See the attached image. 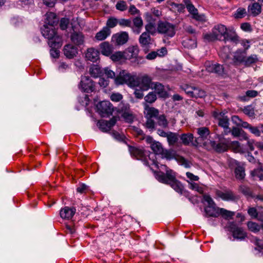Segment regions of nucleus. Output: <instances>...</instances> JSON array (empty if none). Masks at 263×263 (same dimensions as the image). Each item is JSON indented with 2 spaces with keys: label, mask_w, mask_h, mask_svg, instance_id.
I'll return each mask as SVG.
<instances>
[{
  "label": "nucleus",
  "mask_w": 263,
  "mask_h": 263,
  "mask_svg": "<svg viewBox=\"0 0 263 263\" xmlns=\"http://www.w3.org/2000/svg\"><path fill=\"white\" fill-rule=\"evenodd\" d=\"M156 177L159 182L170 185L179 194L188 196V192L184 190L182 183L176 179V176L171 170H166V173L158 172L156 174Z\"/></svg>",
  "instance_id": "obj_1"
},
{
  "label": "nucleus",
  "mask_w": 263,
  "mask_h": 263,
  "mask_svg": "<svg viewBox=\"0 0 263 263\" xmlns=\"http://www.w3.org/2000/svg\"><path fill=\"white\" fill-rule=\"evenodd\" d=\"M41 31L43 36L48 39V44L51 48L61 47L62 36L57 33L53 26L45 24L41 27Z\"/></svg>",
  "instance_id": "obj_2"
},
{
  "label": "nucleus",
  "mask_w": 263,
  "mask_h": 263,
  "mask_svg": "<svg viewBox=\"0 0 263 263\" xmlns=\"http://www.w3.org/2000/svg\"><path fill=\"white\" fill-rule=\"evenodd\" d=\"M116 85L126 84L130 87H136L139 84V78L135 75H132L127 71H121L115 79Z\"/></svg>",
  "instance_id": "obj_3"
},
{
  "label": "nucleus",
  "mask_w": 263,
  "mask_h": 263,
  "mask_svg": "<svg viewBox=\"0 0 263 263\" xmlns=\"http://www.w3.org/2000/svg\"><path fill=\"white\" fill-rule=\"evenodd\" d=\"M227 30L228 29L224 25L218 24L213 28L211 32L203 35L204 39L208 42L223 41L227 33Z\"/></svg>",
  "instance_id": "obj_4"
},
{
  "label": "nucleus",
  "mask_w": 263,
  "mask_h": 263,
  "mask_svg": "<svg viewBox=\"0 0 263 263\" xmlns=\"http://www.w3.org/2000/svg\"><path fill=\"white\" fill-rule=\"evenodd\" d=\"M157 31L164 37L171 38L176 34V26L166 21H159L157 25Z\"/></svg>",
  "instance_id": "obj_5"
},
{
  "label": "nucleus",
  "mask_w": 263,
  "mask_h": 263,
  "mask_svg": "<svg viewBox=\"0 0 263 263\" xmlns=\"http://www.w3.org/2000/svg\"><path fill=\"white\" fill-rule=\"evenodd\" d=\"M159 113L158 109L153 107H149L147 105H145V114L147 118L145 123L146 128L151 130H153L155 128L156 123L152 118L156 119L159 115Z\"/></svg>",
  "instance_id": "obj_6"
},
{
  "label": "nucleus",
  "mask_w": 263,
  "mask_h": 263,
  "mask_svg": "<svg viewBox=\"0 0 263 263\" xmlns=\"http://www.w3.org/2000/svg\"><path fill=\"white\" fill-rule=\"evenodd\" d=\"M128 150L133 157H135L137 160H141L145 165L149 166L148 159L147 157L149 152L143 149L130 145H128Z\"/></svg>",
  "instance_id": "obj_7"
},
{
  "label": "nucleus",
  "mask_w": 263,
  "mask_h": 263,
  "mask_svg": "<svg viewBox=\"0 0 263 263\" xmlns=\"http://www.w3.org/2000/svg\"><path fill=\"white\" fill-rule=\"evenodd\" d=\"M227 228L228 230L232 233L234 239L243 240L247 236V234L243 228L238 227L234 222H228Z\"/></svg>",
  "instance_id": "obj_8"
},
{
  "label": "nucleus",
  "mask_w": 263,
  "mask_h": 263,
  "mask_svg": "<svg viewBox=\"0 0 263 263\" xmlns=\"http://www.w3.org/2000/svg\"><path fill=\"white\" fill-rule=\"evenodd\" d=\"M79 88L82 91L90 93L95 90V83L88 76H82Z\"/></svg>",
  "instance_id": "obj_9"
},
{
  "label": "nucleus",
  "mask_w": 263,
  "mask_h": 263,
  "mask_svg": "<svg viewBox=\"0 0 263 263\" xmlns=\"http://www.w3.org/2000/svg\"><path fill=\"white\" fill-rule=\"evenodd\" d=\"M128 40V33L126 31H121L112 35L111 42L116 46H121L125 44Z\"/></svg>",
  "instance_id": "obj_10"
},
{
  "label": "nucleus",
  "mask_w": 263,
  "mask_h": 263,
  "mask_svg": "<svg viewBox=\"0 0 263 263\" xmlns=\"http://www.w3.org/2000/svg\"><path fill=\"white\" fill-rule=\"evenodd\" d=\"M219 142L215 141H210V145L217 153H222L226 152L229 148V140L219 136Z\"/></svg>",
  "instance_id": "obj_11"
},
{
  "label": "nucleus",
  "mask_w": 263,
  "mask_h": 263,
  "mask_svg": "<svg viewBox=\"0 0 263 263\" xmlns=\"http://www.w3.org/2000/svg\"><path fill=\"white\" fill-rule=\"evenodd\" d=\"M206 70L211 73H214L216 76L224 77L226 75L223 65L218 63H211L209 62L205 63Z\"/></svg>",
  "instance_id": "obj_12"
},
{
  "label": "nucleus",
  "mask_w": 263,
  "mask_h": 263,
  "mask_svg": "<svg viewBox=\"0 0 263 263\" xmlns=\"http://www.w3.org/2000/svg\"><path fill=\"white\" fill-rule=\"evenodd\" d=\"M97 108L98 111L103 117L111 115L114 110L112 104L108 101L99 102Z\"/></svg>",
  "instance_id": "obj_13"
},
{
  "label": "nucleus",
  "mask_w": 263,
  "mask_h": 263,
  "mask_svg": "<svg viewBox=\"0 0 263 263\" xmlns=\"http://www.w3.org/2000/svg\"><path fill=\"white\" fill-rule=\"evenodd\" d=\"M118 112L122 114V117L128 120H132V115L130 111V106L128 103L121 102L117 107Z\"/></svg>",
  "instance_id": "obj_14"
},
{
  "label": "nucleus",
  "mask_w": 263,
  "mask_h": 263,
  "mask_svg": "<svg viewBox=\"0 0 263 263\" xmlns=\"http://www.w3.org/2000/svg\"><path fill=\"white\" fill-rule=\"evenodd\" d=\"M197 130V133L199 136L195 138L194 143H193V146H197L201 141L206 139L210 134V130L206 127L198 128Z\"/></svg>",
  "instance_id": "obj_15"
},
{
  "label": "nucleus",
  "mask_w": 263,
  "mask_h": 263,
  "mask_svg": "<svg viewBox=\"0 0 263 263\" xmlns=\"http://www.w3.org/2000/svg\"><path fill=\"white\" fill-rule=\"evenodd\" d=\"M152 38L150 34L147 32H143L139 38V42L142 48L145 50V52L148 51V47L151 44Z\"/></svg>",
  "instance_id": "obj_16"
},
{
  "label": "nucleus",
  "mask_w": 263,
  "mask_h": 263,
  "mask_svg": "<svg viewBox=\"0 0 263 263\" xmlns=\"http://www.w3.org/2000/svg\"><path fill=\"white\" fill-rule=\"evenodd\" d=\"M85 58L92 62H97L99 60V51L93 47L89 48L85 52Z\"/></svg>",
  "instance_id": "obj_17"
},
{
  "label": "nucleus",
  "mask_w": 263,
  "mask_h": 263,
  "mask_svg": "<svg viewBox=\"0 0 263 263\" xmlns=\"http://www.w3.org/2000/svg\"><path fill=\"white\" fill-rule=\"evenodd\" d=\"M76 212V209L74 207L65 206L61 209L60 215L61 217L63 219H71Z\"/></svg>",
  "instance_id": "obj_18"
},
{
  "label": "nucleus",
  "mask_w": 263,
  "mask_h": 263,
  "mask_svg": "<svg viewBox=\"0 0 263 263\" xmlns=\"http://www.w3.org/2000/svg\"><path fill=\"white\" fill-rule=\"evenodd\" d=\"M139 84L137 86L140 87L143 90H147L150 88H153L154 83L152 81V79L148 76L145 75L139 78Z\"/></svg>",
  "instance_id": "obj_19"
},
{
  "label": "nucleus",
  "mask_w": 263,
  "mask_h": 263,
  "mask_svg": "<svg viewBox=\"0 0 263 263\" xmlns=\"http://www.w3.org/2000/svg\"><path fill=\"white\" fill-rule=\"evenodd\" d=\"M64 55L68 59H72L78 53V48L72 44L66 45L63 49Z\"/></svg>",
  "instance_id": "obj_20"
},
{
  "label": "nucleus",
  "mask_w": 263,
  "mask_h": 263,
  "mask_svg": "<svg viewBox=\"0 0 263 263\" xmlns=\"http://www.w3.org/2000/svg\"><path fill=\"white\" fill-rule=\"evenodd\" d=\"M71 42L76 45L80 46L84 43V35L81 32L74 31L70 35Z\"/></svg>",
  "instance_id": "obj_21"
},
{
  "label": "nucleus",
  "mask_w": 263,
  "mask_h": 263,
  "mask_svg": "<svg viewBox=\"0 0 263 263\" xmlns=\"http://www.w3.org/2000/svg\"><path fill=\"white\" fill-rule=\"evenodd\" d=\"M139 53V48L137 46H132L128 47L124 51V59L130 60L136 58Z\"/></svg>",
  "instance_id": "obj_22"
},
{
  "label": "nucleus",
  "mask_w": 263,
  "mask_h": 263,
  "mask_svg": "<svg viewBox=\"0 0 263 263\" xmlns=\"http://www.w3.org/2000/svg\"><path fill=\"white\" fill-rule=\"evenodd\" d=\"M247 55V52L241 49L237 50L233 56V62L235 65L243 64Z\"/></svg>",
  "instance_id": "obj_23"
},
{
  "label": "nucleus",
  "mask_w": 263,
  "mask_h": 263,
  "mask_svg": "<svg viewBox=\"0 0 263 263\" xmlns=\"http://www.w3.org/2000/svg\"><path fill=\"white\" fill-rule=\"evenodd\" d=\"M179 138L181 141V143L185 145H192L194 143V137L193 134L190 133H184L179 135Z\"/></svg>",
  "instance_id": "obj_24"
},
{
  "label": "nucleus",
  "mask_w": 263,
  "mask_h": 263,
  "mask_svg": "<svg viewBox=\"0 0 263 263\" xmlns=\"http://www.w3.org/2000/svg\"><path fill=\"white\" fill-rule=\"evenodd\" d=\"M220 208L215 205H208L204 208L205 216L218 217L219 216V210Z\"/></svg>",
  "instance_id": "obj_25"
},
{
  "label": "nucleus",
  "mask_w": 263,
  "mask_h": 263,
  "mask_svg": "<svg viewBox=\"0 0 263 263\" xmlns=\"http://www.w3.org/2000/svg\"><path fill=\"white\" fill-rule=\"evenodd\" d=\"M187 9L190 14L192 15V17L199 21H203L204 20V15L203 14H199L198 12V10L192 5L187 6Z\"/></svg>",
  "instance_id": "obj_26"
},
{
  "label": "nucleus",
  "mask_w": 263,
  "mask_h": 263,
  "mask_svg": "<svg viewBox=\"0 0 263 263\" xmlns=\"http://www.w3.org/2000/svg\"><path fill=\"white\" fill-rule=\"evenodd\" d=\"M239 36L233 29H229L227 30V33L224 37L223 41L226 43L228 41L237 44L239 42Z\"/></svg>",
  "instance_id": "obj_27"
},
{
  "label": "nucleus",
  "mask_w": 263,
  "mask_h": 263,
  "mask_svg": "<svg viewBox=\"0 0 263 263\" xmlns=\"http://www.w3.org/2000/svg\"><path fill=\"white\" fill-rule=\"evenodd\" d=\"M111 34L110 29L107 27H104L100 31L98 32L95 35V39L97 41H101L105 40Z\"/></svg>",
  "instance_id": "obj_28"
},
{
  "label": "nucleus",
  "mask_w": 263,
  "mask_h": 263,
  "mask_svg": "<svg viewBox=\"0 0 263 263\" xmlns=\"http://www.w3.org/2000/svg\"><path fill=\"white\" fill-rule=\"evenodd\" d=\"M100 47L101 53L106 56H109L112 53L114 48L108 42H104L100 44Z\"/></svg>",
  "instance_id": "obj_29"
},
{
  "label": "nucleus",
  "mask_w": 263,
  "mask_h": 263,
  "mask_svg": "<svg viewBox=\"0 0 263 263\" xmlns=\"http://www.w3.org/2000/svg\"><path fill=\"white\" fill-rule=\"evenodd\" d=\"M248 11L250 15L256 16L261 12V5L258 3H254L248 6Z\"/></svg>",
  "instance_id": "obj_30"
},
{
  "label": "nucleus",
  "mask_w": 263,
  "mask_h": 263,
  "mask_svg": "<svg viewBox=\"0 0 263 263\" xmlns=\"http://www.w3.org/2000/svg\"><path fill=\"white\" fill-rule=\"evenodd\" d=\"M216 193L218 197L224 200H234L235 199L234 194L230 191L222 192L218 190L216 191Z\"/></svg>",
  "instance_id": "obj_31"
},
{
  "label": "nucleus",
  "mask_w": 263,
  "mask_h": 263,
  "mask_svg": "<svg viewBox=\"0 0 263 263\" xmlns=\"http://www.w3.org/2000/svg\"><path fill=\"white\" fill-rule=\"evenodd\" d=\"M46 16V24L53 26L58 24L59 18L54 13L51 12H47Z\"/></svg>",
  "instance_id": "obj_32"
},
{
  "label": "nucleus",
  "mask_w": 263,
  "mask_h": 263,
  "mask_svg": "<svg viewBox=\"0 0 263 263\" xmlns=\"http://www.w3.org/2000/svg\"><path fill=\"white\" fill-rule=\"evenodd\" d=\"M179 135L177 133L170 132L167 137V142L170 146L177 145L178 143Z\"/></svg>",
  "instance_id": "obj_33"
},
{
  "label": "nucleus",
  "mask_w": 263,
  "mask_h": 263,
  "mask_svg": "<svg viewBox=\"0 0 263 263\" xmlns=\"http://www.w3.org/2000/svg\"><path fill=\"white\" fill-rule=\"evenodd\" d=\"M152 89H154L160 97H166L167 96V92L164 89V86L159 82L154 83Z\"/></svg>",
  "instance_id": "obj_34"
},
{
  "label": "nucleus",
  "mask_w": 263,
  "mask_h": 263,
  "mask_svg": "<svg viewBox=\"0 0 263 263\" xmlns=\"http://www.w3.org/2000/svg\"><path fill=\"white\" fill-rule=\"evenodd\" d=\"M156 124L161 127L163 128H168V121H167L166 116L162 114L159 115L156 119Z\"/></svg>",
  "instance_id": "obj_35"
},
{
  "label": "nucleus",
  "mask_w": 263,
  "mask_h": 263,
  "mask_svg": "<svg viewBox=\"0 0 263 263\" xmlns=\"http://www.w3.org/2000/svg\"><path fill=\"white\" fill-rule=\"evenodd\" d=\"M90 74L93 78L100 77L103 74V71L98 65L91 66L89 70Z\"/></svg>",
  "instance_id": "obj_36"
},
{
  "label": "nucleus",
  "mask_w": 263,
  "mask_h": 263,
  "mask_svg": "<svg viewBox=\"0 0 263 263\" xmlns=\"http://www.w3.org/2000/svg\"><path fill=\"white\" fill-rule=\"evenodd\" d=\"M258 61V55L255 54H251L248 57H246L245 60L243 62V65L246 67H250L253 64L256 63Z\"/></svg>",
  "instance_id": "obj_37"
},
{
  "label": "nucleus",
  "mask_w": 263,
  "mask_h": 263,
  "mask_svg": "<svg viewBox=\"0 0 263 263\" xmlns=\"http://www.w3.org/2000/svg\"><path fill=\"white\" fill-rule=\"evenodd\" d=\"M182 45L185 48L189 49L195 48L197 47V42L195 38H187L182 42Z\"/></svg>",
  "instance_id": "obj_38"
},
{
  "label": "nucleus",
  "mask_w": 263,
  "mask_h": 263,
  "mask_svg": "<svg viewBox=\"0 0 263 263\" xmlns=\"http://www.w3.org/2000/svg\"><path fill=\"white\" fill-rule=\"evenodd\" d=\"M221 215L224 219L229 220L232 219L235 215V212L228 211L223 208H220L219 210V216Z\"/></svg>",
  "instance_id": "obj_39"
},
{
  "label": "nucleus",
  "mask_w": 263,
  "mask_h": 263,
  "mask_svg": "<svg viewBox=\"0 0 263 263\" xmlns=\"http://www.w3.org/2000/svg\"><path fill=\"white\" fill-rule=\"evenodd\" d=\"M150 147L154 153L157 155H160L163 152V146L162 144L158 141H154L151 144Z\"/></svg>",
  "instance_id": "obj_40"
},
{
  "label": "nucleus",
  "mask_w": 263,
  "mask_h": 263,
  "mask_svg": "<svg viewBox=\"0 0 263 263\" xmlns=\"http://www.w3.org/2000/svg\"><path fill=\"white\" fill-rule=\"evenodd\" d=\"M206 96V92L199 87H195L192 92V98H203Z\"/></svg>",
  "instance_id": "obj_41"
},
{
  "label": "nucleus",
  "mask_w": 263,
  "mask_h": 263,
  "mask_svg": "<svg viewBox=\"0 0 263 263\" xmlns=\"http://www.w3.org/2000/svg\"><path fill=\"white\" fill-rule=\"evenodd\" d=\"M250 132L257 137L261 136L263 134V124H259L256 126H253L251 127Z\"/></svg>",
  "instance_id": "obj_42"
},
{
  "label": "nucleus",
  "mask_w": 263,
  "mask_h": 263,
  "mask_svg": "<svg viewBox=\"0 0 263 263\" xmlns=\"http://www.w3.org/2000/svg\"><path fill=\"white\" fill-rule=\"evenodd\" d=\"M258 94L257 91L255 90H249L246 92V95L241 97V100L243 101L249 100V98L256 97Z\"/></svg>",
  "instance_id": "obj_43"
},
{
  "label": "nucleus",
  "mask_w": 263,
  "mask_h": 263,
  "mask_svg": "<svg viewBox=\"0 0 263 263\" xmlns=\"http://www.w3.org/2000/svg\"><path fill=\"white\" fill-rule=\"evenodd\" d=\"M239 190L245 196L252 197L253 191L249 186L242 184L240 185Z\"/></svg>",
  "instance_id": "obj_44"
},
{
  "label": "nucleus",
  "mask_w": 263,
  "mask_h": 263,
  "mask_svg": "<svg viewBox=\"0 0 263 263\" xmlns=\"http://www.w3.org/2000/svg\"><path fill=\"white\" fill-rule=\"evenodd\" d=\"M236 178L237 179H243L245 176V168L242 166H238L235 170Z\"/></svg>",
  "instance_id": "obj_45"
},
{
  "label": "nucleus",
  "mask_w": 263,
  "mask_h": 263,
  "mask_svg": "<svg viewBox=\"0 0 263 263\" xmlns=\"http://www.w3.org/2000/svg\"><path fill=\"white\" fill-rule=\"evenodd\" d=\"M118 24V20L117 18L114 17H109L106 21V26L104 27L110 29V28L115 27Z\"/></svg>",
  "instance_id": "obj_46"
},
{
  "label": "nucleus",
  "mask_w": 263,
  "mask_h": 263,
  "mask_svg": "<svg viewBox=\"0 0 263 263\" xmlns=\"http://www.w3.org/2000/svg\"><path fill=\"white\" fill-rule=\"evenodd\" d=\"M248 229L254 233H256L259 231L261 229V225L258 224L257 223L249 221L247 223Z\"/></svg>",
  "instance_id": "obj_47"
},
{
  "label": "nucleus",
  "mask_w": 263,
  "mask_h": 263,
  "mask_svg": "<svg viewBox=\"0 0 263 263\" xmlns=\"http://www.w3.org/2000/svg\"><path fill=\"white\" fill-rule=\"evenodd\" d=\"M162 158L167 160H171L175 158V153L173 151L170 149H163V152L161 153Z\"/></svg>",
  "instance_id": "obj_48"
},
{
  "label": "nucleus",
  "mask_w": 263,
  "mask_h": 263,
  "mask_svg": "<svg viewBox=\"0 0 263 263\" xmlns=\"http://www.w3.org/2000/svg\"><path fill=\"white\" fill-rule=\"evenodd\" d=\"M97 126L102 132H108L110 130L107 123V121L103 120L99 121L97 123Z\"/></svg>",
  "instance_id": "obj_49"
},
{
  "label": "nucleus",
  "mask_w": 263,
  "mask_h": 263,
  "mask_svg": "<svg viewBox=\"0 0 263 263\" xmlns=\"http://www.w3.org/2000/svg\"><path fill=\"white\" fill-rule=\"evenodd\" d=\"M194 86H192L187 84L182 85L180 86V88L184 91L187 96L192 98V92Z\"/></svg>",
  "instance_id": "obj_50"
},
{
  "label": "nucleus",
  "mask_w": 263,
  "mask_h": 263,
  "mask_svg": "<svg viewBox=\"0 0 263 263\" xmlns=\"http://www.w3.org/2000/svg\"><path fill=\"white\" fill-rule=\"evenodd\" d=\"M243 112L251 118L255 117L254 108L251 105H248L244 107Z\"/></svg>",
  "instance_id": "obj_51"
},
{
  "label": "nucleus",
  "mask_w": 263,
  "mask_h": 263,
  "mask_svg": "<svg viewBox=\"0 0 263 263\" xmlns=\"http://www.w3.org/2000/svg\"><path fill=\"white\" fill-rule=\"evenodd\" d=\"M157 99L156 93L154 92H149L145 97V101L149 103H153Z\"/></svg>",
  "instance_id": "obj_52"
},
{
  "label": "nucleus",
  "mask_w": 263,
  "mask_h": 263,
  "mask_svg": "<svg viewBox=\"0 0 263 263\" xmlns=\"http://www.w3.org/2000/svg\"><path fill=\"white\" fill-rule=\"evenodd\" d=\"M231 133H232V134L234 137H238L241 135L244 134L245 135V136H244L245 139H247V137L246 136V134L245 132L243 130L239 129L237 127H233L232 129L231 130Z\"/></svg>",
  "instance_id": "obj_53"
},
{
  "label": "nucleus",
  "mask_w": 263,
  "mask_h": 263,
  "mask_svg": "<svg viewBox=\"0 0 263 263\" xmlns=\"http://www.w3.org/2000/svg\"><path fill=\"white\" fill-rule=\"evenodd\" d=\"M145 32H148L149 34L154 35L155 33V24L153 22H149L145 26Z\"/></svg>",
  "instance_id": "obj_54"
},
{
  "label": "nucleus",
  "mask_w": 263,
  "mask_h": 263,
  "mask_svg": "<svg viewBox=\"0 0 263 263\" xmlns=\"http://www.w3.org/2000/svg\"><path fill=\"white\" fill-rule=\"evenodd\" d=\"M111 59L114 61H119L122 59H124V52H122L118 51L115 52L114 54H111Z\"/></svg>",
  "instance_id": "obj_55"
},
{
  "label": "nucleus",
  "mask_w": 263,
  "mask_h": 263,
  "mask_svg": "<svg viewBox=\"0 0 263 263\" xmlns=\"http://www.w3.org/2000/svg\"><path fill=\"white\" fill-rule=\"evenodd\" d=\"M252 242L256 246L255 249L262 250L263 249V239H260L257 237H254L252 239Z\"/></svg>",
  "instance_id": "obj_56"
},
{
  "label": "nucleus",
  "mask_w": 263,
  "mask_h": 263,
  "mask_svg": "<svg viewBox=\"0 0 263 263\" xmlns=\"http://www.w3.org/2000/svg\"><path fill=\"white\" fill-rule=\"evenodd\" d=\"M116 7L117 10L124 11L127 9V5L125 1H120L116 4Z\"/></svg>",
  "instance_id": "obj_57"
},
{
  "label": "nucleus",
  "mask_w": 263,
  "mask_h": 263,
  "mask_svg": "<svg viewBox=\"0 0 263 263\" xmlns=\"http://www.w3.org/2000/svg\"><path fill=\"white\" fill-rule=\"evenodd\" d=\"M118 24L121 27H131L132 21L129 19L121 18L118 20Z\"/></svg>",
  "instance_id": "obj_58"
},
{
  "label": "nucleus",
  "mask_w": 263,
  "mask_h": 263,
  "mask_svg": "<svg viewBox=\"0 0 263 263\" xmlns=\"http://www.w3.org/2000/svg\"><path fill=\"white\" fill-rule=\"evenodd\" d=\"M226 112L224 111H218L217 110L214 111L212 112L213 117L217 120L221 119L222 118H224L226 117H228L225 116Z\"/></svg>",
  "instance_id": "obj_59"
},
{
  "label": "nucleus",
  "mask_w": 263,
  "mask_h": 263,
  "mask_svg": "<svg viewBox=\"0 0 263 263\" xmlns=\"http://www.w3.org/2000/svg\"><path fill=\"white\" fill-rule=\"evenodd\" d=\"M134 25L135 28H142L143 25V21L141 17L137 16L133 20Z\"/></svg>",
  "instance_id": "obj_60"
},
{
  "label": "nucleus",
  "mask_w": 263,
  "mask_h": 263,
  "mask_svg": "<svg viewBox=\"0 0 263 263\" xmlns=\"http://www.w3.org/2000/svg\"><path fill=\"white\" fill-rule=\"evenodd\" d=\"M229 118L228 117H226L224 118H222L221 119H218V125L219 126L223 127H228L229 125Z\"/></svg>",
  "instance_id": "obj_61"
},
{
  "label": "nucleus",
  "mask_w": 263,
  "mask_h": 263,
  "mask_svg": "<svg viewBox=\"0 0 263 263\" xmlns=\"http://www.w3.org/2000/svg\"><path fill=\"white\" fill-rule=\"evenodd\" d=\"M69 20L67 18H61L60 22V27L62 30H66L67 28L68 25L69 24Z\"/></svg>",
  "instance_id": "obj_62"
},
{
  "label": "nucleus",
  "mask_w": 263,
  "mask_h": 263,
  "mask_svg": "<svg viewBox=\"0 0 263 263\" xmlns=\"http://www.w3.org/2000/svg\"><path fill=\"white\" fill-rule=\"evenodd\" d=\"M104 72L108 78L114 79L116 78L115 72L107 67L104 69Z\"/></svg>",
  "instance_id": "obj_63"
},
{
  "label": "nucleus",
  "mask_w": 263,
  "mask_h": 263,
  "mask_svg": "<svg viewBox=\"0 0 263 263\" xmlns=\"http://www.w3.org/2000/svg\"><path fill=\"white\" fill-rule=\"evenodd\" d=\"M248 214L253 218H257L258 217V212L255 208H249L248 210Z\"/></svg>",
  "instance_id": "obj_64"
}]
</instances>
